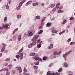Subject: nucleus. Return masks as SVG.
Wrapping results in <instances>:
<instances>
[{
  "label": "nucleus",
  "mask_w": 75,
  "mask_h": 75,
  "mask_svg": "<svg viewBox=\"0 0 75 75\" xmlns=\"http://www.w3.org/2000/svg\"><path fill=\"white\" fill-rule=\"evenodd\" d=\"M4 71V69H1L0 71V72H2V71Z\"/></svg>",
  "instance_id": "obj_60"
},
{
  "label": "nucleus",
  "mask_w": 75,
  "mask_h": 75,
  "mask_svg": "<svg viewBox=\"0 0 75 75\" xmlns=\"http://www.w3.org/2000/svg\"><path fill=\"white\" fill-rule=\"evenodd\" d=\"M38 60L39 61H42V59H41L40 58L38 57Z\"/></svg>",
  "instance_id": "obj_25"
},
{
  "label": "nucleus",
  "mask_w": 75,
  "mask_h": 75,
  "mask_svg": "<svg viewBox=\"0 0 75 75\" xmlns=\"http://www.w3.org/2000/svg\"><path fill=\"white\" fill-rule=\"evenodd\" d=\"M10 60V58H6V59H5V61H9Z\"/></svg>",
  "instance_id": "obj_31"
},
{
  "label": "nucleus",
  "mask_w": 75,
  "mask_h": 75,
  "mask_svg": "<svg viewBox=\"0 0 75 75\" xmlns=\"http://www.w3.org/2000/svg\"><path fill=\"white\" fill-rule=\"evenodd\" d=\"M34 59L35 61H37V60H38V57H35L34 58Z\"/></svg>",
  "instance_id": "obj_47"
},
{
  "label": "nucleus",
  "mask_w": 75,
  "mask_h": 75,
  "mask_svg": "<svg viewBox=\"0 0 75 75\" xmlns=\"http://www.w3.org/2000/svg\"><path fill=\"white\" fill-rule=\"evenodd\" d=\"M33 68H35V69H38V66H36L35 65H34L33 66Z\"/></svg>",
  "instance_id": "obj_22"
},
{
  "label": "nucleus",
  "mask_w": 75,
  "mask_h": 75,
  "mask_svg": "<svg viewBox=\"0 0 75 75\" xmlns=\"http://www.w3.org/2000/svg\"><path fill=\"white\" fill-rule=\"evenodd\" d=\"M4 71V69H1L0 71V72H2V71Z\"/></svg>",
  "instance_id": "obj_61"
},
{
  "label": "nucleus",
  "mask_w": 75,
  "mask_h": 75,
  "mask_svg": "<svg viewBox=\"0 0 75 75\" xmlns=\"http://www.w3.org/2000/svg\"><path fill=\"white\" fill-rule=\"evenodd\" d=\"M2 45L3 46V47H2V48L1 50V52H3L4 51V50H5V47H6V44H5L4 43L2 44Z\"/></svg>",
  "instance_id": "obj_3"
},
{
  "label": "nucleus",
  "mask_w": 75,
  "mask_h": 75,
  "mask_svg": "<svg viewBox=\"0 0 75 75\" xmlns=\"http://www.w3.org/2000/svg\"><path fill=\"white\" fill-rule=\"evenodd\" d=\"M75 44V42H72L70 43V45H74Z\"/></svg>",
  "instance_id": "obj_20"
},
{
  "label": "nucleus",
  "mask_w": 75,
  "mask_h": 75,
  "mask_svg": "<svg viewBox=\"0 0 75 75\" xmlns=\"http://www.w3.org/2000/svg\"><path fill=\"white\" fill-rule=\"evenodd\" d=\"M51 74L50 73V71H49L47 72L46 75H51Z\"/></svg>",
  "instance_id": "obj_33"
},
{
  "label": "nucleus",
  "mask_w": 75,
  "mask_h": 75,
  "mask_svg": "<svg viewBox=\"0 0 75 75\" xmlns=\"http://www.w3.org/2000/svg\"><path fill=\"white\" fill-rule=\"evenodd\" d=\"M21 35H19L18 38V41H20L21 40Z\"/></svg>",
  "instance_id": "obj_12"
},
{
  "label": "nucleus",
  "mask_w": 75,
  "mask_h": 75,
  "mask_svg": "<svg viewBox=\"0 0 75 75\" xmlns=\"http://www.w3.org/2000/svg\"><path fill=\"white\" fill-rule=\"evenodd\" d=\"M19 57L21 59H22L23 58V53H22L20 54H19Z\"/></svg>",
  "instance_id": "obj_5"
},
{
  "label": "nucleus",
  "mask_w": 75,
  "mask_h": 75,
  "mask_svg": "<svg viewBox=\"0 0 75 75\" xmlns=\"http://www.w3.org/2000/svg\"><path fill=\"white\" fill-rule=\"evenodd\" d=\"M24 2H25V1H22L18 5L19 6L17 7L16 9L17 10H18L20 9V8L21 6H22V4H23V3H24Z\"/></svg>",
  "instance_id": "obj_2"
},
{
  "label": "nucleus",
  "mask_w": 75,
  "mask_h": 75,
  "mask_svg": "<svg viewBox=\"0 0 75 75\" xmlns=\"http://www.w3.org/2000/svg\"><path fill=\"white\" fill-rule=\"evenodd\" d=\"M23 74H24V75H30V74L28 73H26L25 72H24L23 73Z\"/></svg>",
  "instance_id": "obj_38"
},
{
  "label": "nucleus",
  "mask_w": 75,
  "mask_h": 75,
  "mask_svg": "<svg viewBox=\"0 0 75 75\" xmlns=\"http://www.w3.org/2000/svg\"><path fill=\"white\" fill-rule=\"evenodd\" d=\"M32 5L33 6H35V3H33Z\"/></svg>",
  "instance_id": "obj_59"
},
{
  "label": "nucleus",
  "mask_w": 75,
  "mask_h": 75,
  "mask_svg": "<svg viewBox=\"0 0 75 75\" xmlns=\"http://www.w3.org/2000/svg\"><path fill=\"white\" fill-rule=\"evenodd\" d=\"M10 74V72H8L6 73V75H9Z\"/></svg>",
  "instance_id": "obj_35"
},
{
  "label": "nucleus",
  "mask_w": 75,
  "mask_h": 75,
  "mask_svg": "<svg viewBox=\"0 0 75 75\" xmlns=\"http://www.w3.org/2000/svg\"><path fill=\"white\" fill-rule=\"evenodd\" d=\"M53 48V44H50V45L49 47V50H51V48Z\"/></svg>",
  "instance_id": "obj_7"
},
{
  "label": "nucleus",
  "mask_w": 75,
  "mask_h": 75,
  "mask_svg": "<svg viewBox=\"0 0 75 75\" xmlns=\"http://www.w3.org/2000/svg\"><path fill=\"white\" fill-rule=\"evenodd\" d=\"M74 18L73 17H72L69 19V20H72V19H74Z\"/></svg>",
  "instance_id": "obj_56"
},
{
  "label": "nucleus",
  "mask_w": 75,
  "mask_h": 75,
  "mask_svg": "<svg viewBox=\"0 0 75 75\" xmlns=\"http://www.w3.org/2000/svg\"><path fill=\"white\" fill-rule=\"evenodd\" d=\"M7 20V17H5L4 18V23H5Z\"/></svg>",
  "instance_id": "obj_18"
},
{
  "label": "nucleus",
  "mask_w": 75,
  "mask_h": 75,
  "mask_svg": "<svg viewBox=\"0 0 75 75\" xmlns=\"http://www.w3.org/2000/svg\"><path fill=\"white\" fill-rule=\"evenodd\" d=\"M30 4L28 2H27L26 4V6H28V5H29Z\"/></svg>",
  "instance_id": "obj_63"
},
{
  "label": "nucleus",
  "mask_w": 75,
  "mask_h": 75,
  "mask_svg": "<svg viewBox=\"0 0 75 75\" xmlns=\"http://www.w3.org/2000/svg\"><path fill=\"white\" fill-rule=\"evenodd\" d=\"M55 6V4H52L50 6V7L52 8L54 7Z\"/></svg>",
  "instance_id": "obj_24"
},
{
  "label": "nucleus",
  "mask_w": 75,
  "mask_h": 75,
  "mask_svg": "<svg viewBox=\"0 0 75 75\" xmlns=\"http://www.w3.org/2000/svg\"><path fill=\"white\" fill-rule=\"evenodd\" d=\"M40 41H41V40H40V39H39V40H37V43H39V42H40Z\"/></svg>",
  "instance_id": "obj_50"
},
{
  "label": "nucleus",
  "mask_w": 75,
  "mask_h": 75,
  "mask_svg": "<svg viewBox=\"0 0 75 75\" xmlns=\"http://www.w3.org/2000/svg\"><path fill=\"white\" fill-rule=\"evenodd\" d=\"M64 67H68V65L66 63H65L64 64Z\"/></svg>",
  "instance_id": "obj_19"
},
{
  "label": "nucleus",
  "mask_w": 75,
  "mask_h": 75,
  "mask_svg": "<svg viewBox=\"0 0 75 75\" xmlns=\"http://www.w3.org/2000/svg\"><path fill=\"white\" fill-rule=\"evenodd\" d=\"M4 69V71H8V68H5Z\"/></svg>",
  "instance_id": "obj_34"
},
{
  "label": "nucleus",
  "mask_w": 75,
  "mask_h": 75,
  "mask_svg": "<svg viewBox=\"0 0 75 75\" xmlns=\"http://www.w3.org/2000/svg\"><path fill=\"white\" fill-rule=\"evenodd\" d=\"M10 3H11V1H8V2L7 4H10Z\"/></svg>",
  "instance_id": "obj_48"
},
{
  "label": "nucleus",
  "mask_w": 75,
  "mask_h": 75,
  "mask_svg": "<svg viewBox=\"0 0 75 75\" xmlns=\"http://www.w3.org/2000/svg\"><path fill=\"white\" fill-rule=\"evenodd\" d=\"M16 58H17V59H18V58H20V56H19V55H17L16 56Z\"/></svg>",
  "instance_id": "obj_44"
},
{
  "label": "nucleus",
  "mask_w": 75,
  "mask_h": 75,
  "mask_svg": "<svg viewBox=\"0 0 75 75\" xmlns=\"http://www.w3.org/2000/svg\"><path fill=\"white\" fill-rule=\"evenodd\" d=\"M55 11H56V8H54L53 9V12H55Z\"/></svg>",
  "instance_id": "obj_45"
},
{
  "label": "nucleus",
  "mask_w": 75,
  "mask_h": 75,
  "mask_svg": "<svg viewBox=\"0 0 75 75\" xmlns=\"http://www.w3.org/2000/svg\"><path fill=\"white\" fill-rule=\"evenodd\" d=\"M42 32H43L42 30H40V32H39V34H42Z\"/></svg>",
  "instance_id": "obj_17"
},
{
  "label": "nucleus",
  "mask_w": 75,
  "mask_h": 75,
  "mask_svg": "<svg viewBox=\"0 0 75 75\" xmlns=\"http://www.w3.org/2000/svg\"><path fill=\"white\" fill-rule=\"evenodd\" d=\"M48 58V57H47L44 56L43 58V60H46Z\"/></svg>",
  "instance_id": "obj_16"
},
{
  "label": "nucleus",
  "mask_w": 75,
  "mask_h": 75,
  "mask_svg": "<svg viewBox=\"0 0 75 75\" xmlns=\"http://www.w3.org/2000/svg\"><path fill=\"white\" fill-rule=\"evenodd\" d=\"M46 18H46V17H43V18L42 19V20L41 21V22L42 23H43V22L44 21H45V19H46Z\"/></svg>",
  "instance_id": "obj_14"
},
{
  "label": "nucleus",
  "mask_w": 75,
  "mask_h": 75,
  "mask_svg": "<svg viewBox=\"0 0 75 75\" xmlns=\"http://www.w3.org/2000/svg\"><path fill=\"white\" fill-rule=\"evenodd\" d=\"M56 54H57V52H56L54 53L53 55H55Z\"/></svg>",
  "instance_id": "obj_51"
},
{
  "label": "nucleus",
  "mask_w": 75,
  "mask_h": 75,
  "mask_svg": "<svg viewBox=\"0 0 75 75\" xmlns=\"http://www.w3.org/2000/svg\"><path fill=\"white\" fill-rule=\"evenodd\" d=\"M61 54V51H59V52L57 53V55H59V54Z\"/></svg>",
  "instance_id": "obj_53"
},
{
  "label": "nucleus",
  "mask_w": 75,
  "mask_h": 75,
  "mask_svg": "<svg viewBox=\"0 0 75 75\" xmlns=\"http://www.w3.org/2000/svg\"><path fill=\"white\" fill-rule=\"evenodd\" d=\"M71 41V38H69L67 40V42H70Z\"/></svg>",
  "instance_id": "obj_29"
},
{
  "label": "nucleus",
  "mask_w": 75,
  "mask_h": 75,
  "mask_svg": "<svg viewBox=\"0 0 75 75\" xmlns=\"http://www.w3.org/2000/svg\"><path fill=\"white\" fill-rule=\"evenodd\" d=\"M8 25H9V24L6 23L5 25L3 24L2 25V27H0V30H2L3 28H8Z\"/></svg>",
  "instance_id": "obj_1"
},
{
  "label": "nucleus",
  "mask_w": 75,
  "mask_h": 75,
  "mask_svg": "<svg viewBox=\"0 0 75 75\" xmlns=\"http://www.w3.org/2000/svg\"><path fill=\"white\" fill-rule=\"evenodd\" d=\"M71 52V51H70L69 52H68L66 54V55H68V54H70V53Z\"/></svg>",
  "instance_id": "obj_28"
},
{
  "label": "nucleus",
  "mask_w": 75,
  "mask_h": 75,
  "mask_svg": "<svg viewBox=\"0 0 75 75\" xmlns=\"http://www.w3.org/2000/svg\"><path fill=\"white\" fill-rule=\"evenodd\" d=\"M23 49H24L23 47H22L21 50H20L18 52V54H21V53L22 52V51H23Z\"/></svg>",
  "instance_id": "obj_8"
},
{
  "label": "nucleus",
  "mask_w": 75,
  "mask_h": 75,
  "mask_svg": "<svg viewBox=\"0 0 75 75\" xmlns=\"http://www.w3.org/2000/svg\"><path fill=\"white\" fill-rule=\"evenodd\" d=\"M52 32L53 33H58V31L54 30V28H53L52 29Z\"/></svg>",
  "instance_id": "obj_6"
},
{
  "label": "nucleus",
  "mask_w": 75,
  "mask_h": 75,
  "mask_svg": "<svg viewBox=\"0 0 75 75\" xmlns=\"http://www.w3.org/2000/svg\"><path fill=\"white\" fill-rule=\"evenodd\" d=\"M67 54L66 53V54H64L63 55V57L64 58H66V57H67Z\"/></svg>",
  "instance_id": "obj_39"
},
{
  "label": "nucleus",
  "mask_w": 75,
  "mask_h": 75,
  "mask_svg": "<svg viewBox=\"0 0 75 75\" xmlns=\"http://www.w3.org/2000/svg\"><path fill=\"white\" fill-rule=\"evenodd\" d=\"M65 30H64L63 31L62 33V34H63V33H65Z\"/></svg>",
  "instance_id": "obj_64"
},
{
  "label": "nucleus",
  "mask_w": 75,
  "mask_h": 75,
  "mask_svg": "<svg viewBox=\"0 0 75 75\" xmlns=\"http://www.w3.org/2000/svg\"><path fill=\"white\" fill-rule=\"evenodd\" d=\"M17 71H18V70H19V72L20 73H21V72H22V70H21V67H19V68L17 69Z\"/></svg>",
  "instance_id": "obj_10"
},
{
  "label": "nucleus",
  "mask_w": 75,
  "mask_h": 75,
  "mask_svg": "<svg viewBox=\"0 0 75 75\" xmlns=\"http://www.w3.org/2000/svg\"><path fill=\"white\" fill-rule=\"evenodd\" d=\"M21 17V16L20 15V16L19 15H18V16H17V18H20Z\"/></svg>",
  "instance_id": "obj_54"
},
{
  "label": "nucleus",
  "mask_w": 75,
  "mask_h": 75,
  "mask_svg": "<svg viewBox=\"0 0 75 75\" xmlns=\"http://www.w3.org/2000/svg\"><path fill=\"white\" fill-rule=\"evenodd\" d=\"M38 35H36L34 36L33 38H34V39H35V40H37V38H38Z\"/></svg>",
  "instance_id": "obj_11"
},
{
  "label": "nucleus",
  "mask_w": 75,
  "mask_h": 75,
  "mask_svg": "<svg viewBox=\"0 0 75 75\" xmlns=\"http://www.w3.org/2000/svg\"><path fill=\"white\" fill-rule=\"evenodd\" d=\"M31 44L32 45V46L33 45H35L36 44V41H35L34 42H33L31 43Z\"/></svg>",
  "instance_id": "obj_9"
},
{
  "label": "nucleus",
  "mask_w": 75,
  "mask_h": 75,
  "mask_svg": "<svg viewBox=\"0 0 75 75\" xmlns=\"http://www.w3.org/2000/svg\"><path fill=\"white\" fill-rule=\"evenodd\" d=\"M32 46H33V45H32L31 44H30V45H28V47L29 48H31V47H32Z\"/></svg>",
  "instance_id": "obj_21"
},
{
  "label": "nucleus",
  "mask_w": 75,
  "mask_h": 75,
  "mask_svg": "<svg viewBox=\"0 0 75 75\" xmlns=\"http://www.w3.org/2000/svg\"><path fill=\"white\" fill-rule=\"evenodd\" d=\"M9 8V6L8 5L6 6V9H8Z\"/></svg>",
  "instance_id": "obj_43"
},
{
  "label": "nucleus",
  "mask_w": 75,
  "mask_h": 75,
  "mask_svg": "<svg viewBox=\"0 0 75 75\" xmlns=\"http://www.w3.org/2000/svg\"><path fill=\"white\" fill-rule=\"evenodd\" d=\"M17 30H18V28H17L15 30H14L13 31V32L12 34L13 35H14V34L15 33H16V31H17Z\"/></svg>",
  "instance_id": "obj_15"
},
{
  "label": "nucleus",
  "mask_w": 75,
  "mask_h": 75,
  "mask_svg": "<svg viewBox=\"0 0 75 75\" xmlns=\"http://www.w3.org/2000/svg\"><path fill=\"white\" fill-rule=\"evenodd\" d=\"M67 23V20H64L62 24H65V23Z\"/></svg>",
  "instance_id": "obj_30"
},
{
  "label": "nucleus",
  "mask_w": 75,
  "mask_h": 75,
  "mask_svg": "<svg viewBox=\"0 0 75 75\" xmlns=\"http://www.w3.org/2000/svg\"><path fill=\"white\" fill-rule=\"evenodd\" d=\"M45 5V4H44V3H42L41 4V6H44Z\"/></svg>",
  "instance_id": "obj_55"
},
{
  "label": "nucleus",
  "mask_w": 75,
  "mask_h": 75,
  "mask_svg": "<svg viewBox=\"0 0 75 75\" xmlns=\"http://www.w3.org/2000/svg\"><path fill=\"white\" fill-rule=\"evenodd\" d=\"M34 63L35 65H38V64H39V62H35Z\"/></svg>",
  "instance_id": "obj_37"
},
{
  "label": "nucleus",
  "mask_w": 75,
  "mask_h": 75,
  "mask_svg": "<svg viewBox=\"0 0 75 75\" xmlns=\"http://www.w3.org/2000/svg\"><path fill=\"white\" fill-rule=\"evenodd\" d=\"M62 71V68H60L59 70L58 71V72H61V71Z\"/></svg>",
  "instance_id": "obj_27"
},
{
  "label": "nucleus",
  "mask_w": 75,
  "mask_h": 75,
  "mask_svg": "<svg viewBox=\"0 0 75 75\" xmlns=\"http://www.w3.org/2000/svg\"><path fill=\"white\" fill-rule=\"evenodd\" d=\"M62 6H60L59 8V9H60V10H61V9H62Z\"/></svg>",
  "instance_id": "obj_52"
},
{
  "label": "nucleus",
  "mask_w": 75,
  "mask_h": 75,
  "mask_svg": "<svg viewBox=\"0 0 75 75\" xmlns=\"http://www.w3.org/2000/svg\"><path fill=\"white\" fill-rule=\"evenodd\" d=\"M24 71V72H27V69H25V68L24 69H23Z\"/></svg>",
  "instance_id": "obj_42"
},
{
  "label": "nucleus",
  "mask_w": 75,
  "mask_h": 75,
  "mask_svg": "<svg viewBox=\"0 0 75 75\" xmlns=\"http://www.w3.org/2000/svg\"><path fill=\"white\" fill-rule=\"evenodd\" d=\"M62 11L61 10V9H60L58 11V13H62Z\"/></svg>",
  "instance_id": "obj_41"
},
{
  "label": "nucleus",
  "mask_w": 75,
  "mask_h": 75,
  "mask_svg": "<svg viewBox=\"0 0 75 75\" xmlns=\"http://www.w3.org/2000/svg\"><path fill=\"white\" fill-rule=\"evenodd\" d=\"M51 25V23H47L46 25L47 27H50V25Z\"/></svg>",
  "instance_id": "obj_13"
},
{
  "label": "nucleus",
  "mask_w": 75,
  "mask_h": 75,
  "mask_svg": "<svg viewBox=\"0 0 75 75\" xmlns=\"http://www.w3.org/2000/svg\"><path fill=\"white\" fill-rule=\"evenodd\" d=\"M12 74H15V71L14 70H12Z\"/></svg>",
  "instance_id": "obj_40"
},
{
  "label": "nucleus",
  "mask_w": 75,
  "mask_h": 75,
  "mask_svg": "<svg viewBox=\"0 0 75 75\" xmlns=\"http://www.w3.org/2000/svg\"><path fill=\"white\" fill-rule=\"evenodd\" d=\"M33 32L31 31L28 32V35L30 37H31L32 36H33Z\"/></svg>",
  "instance_id": "obj_4"
},
{
  "label": "nucleus",
  "mask_w": 75,
  "mask_h": 75,
  "mask_svg": "<svg viewBox=\"0 0 75 75\" xmlns=\"http://www.w3.org/2000/svg\"><path fill=\"white\" fill-rule=\"evenodd\" d=\"M35 6H38V2H36V3H35Z\"/></svg>",
  "instance_id": "obj_58"
},
{
  "label": "nucleus",
  "mask_w": 75,
  "mask_h": 75,
  "mask_svg": "<svg viewBox=\"0 0 75 75\" xmlns=\"http://www.w3.org/2000/svg\"><path fill=\"white\" fill-rule=\"evenodd\" d=\"M27 3H28V4H30V3H32V1H29Z\"/></svg>",
  "instance_id": "obj_46"
},
{
  "label": "nucleus",
  "mask_w": 75,
  "mask_h": 75,
  "mask_svg": "<svg viewBox=\"0 0 75 75\" xmlns=\"http://www.w3.org/2000/svg\"><path fill=\"white\" fill-rule=\"evenodd\" d=\"M30 55L32 56H35V53H31Z\"/></svg>",
  "instance_id": "obj_23"
},
{
  "label": "nucleus",
  "mask_w": 75,
  "mask_h": 75,
  "mask_svg": "<svg viewBox=\"0 0 75 75\" xmlns=\"http://www.w3.org/2000/svg\"><path fill=\"white\" fill-rule=\"evenodd\" d=\"M52 41V40H51V39H49V42H51Z\"/></svg>",
  "instance_id": "obj_57"
},
{
  "label": "nucleus",
  "mask_w": 75,
  "mask_h": 75,
  "mask_svg": "<svg viewBox=\"0 0 75 75\" xmlns=\"http://www.w3.org/2000/svg\"><path fill=\"white\" fill-rule=\"evenodd\" d=\"M59 4H57L56 5V8H59Z\"/></svg>",
  "instance_id": "obj_26"
},
{
  "label": "nucleus",
  "mask_w": 75,
  "mask_h": 75,
  "mask_svg": "<svg viewBox=\"0 0 75 75\" xmlns=\"http://www.w3.org/2000/svg\"><path fill=\"white\" fill-rule=\"evenodd\" d=\"M8 65V63H5V66H7V65Z\"/></svg>",
  "instance_id": "obj_62"
},
{
  "label": "nucleus",
  "mask_w": 75,
  "mask_h": 75,
  "mask_svg": "<svg viewBox=\"0 0 75 75\" xmlns=\"http://www.w3.org/2000/svg\"><path fill=\"white\" fill-rule=\"evenodd\" d=\"M41 47V45L39 44L37 45V47H38V48H40Z\"/></svg>",
  "instance_id": "obj_36"
},
{
  "label": "nucleus",
  "mask_w": 75,
  "mask_h": 75,
  "mask_svg": "<svg viewBox=\"0 0 75 75\" xmlns=\"http://www.w3.org/2000/svg\"><path fill=\"white\" fill-rule=\"evenodd\" d=\"M36 18H37V19H38L39 20L40 19V16H37L36 17Z\"/></svg>",
  "instance_id": "obj_49"
},
{
  "label": "nucleus",
  "mask_w": 75,
  "mask_h": 75,
  "mask_svg": "<svg viewBox=\"0 0 75 75\" xmlns=\"http://www.w3.org/2000/svg\"><path fill=\"white\" fill-rule=\"evenodd\" d=\"M54 74L55 75H60V73L57 72L55 73Z\"/></svg>",
  "instance_id": "obj_32"
}]
</instances>
